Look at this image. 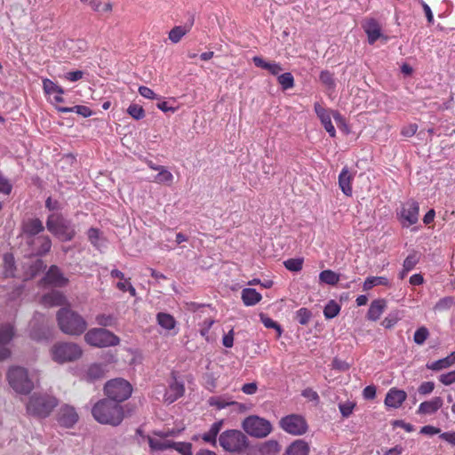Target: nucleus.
I'll use <instances>...</instances> for the list:
<instances>
[{"label":"nucleus","mask_w":455,"mask_h":455,"mask_svg":"<svg viewBox=\"0 0 455 455\" xmlns=\"http://www.w3.org/2000/svg\"><path fill=\"white\" fill-rule=\"evenodd\" d=\"M311 316V312L306 307L299 308L296 312V319L302 325L307 324L309 322Z\"/></svg>","instance_id":"obj_54"},{"label":"nucleus","mask_w":455,"mask_h":455,"mask_svg":"<svg viewBox=\"0 0 455 455\" xmlns=\"http://www.w3.org/2000/svg\"><path fill=\"white\" fill-rule=\"evenodd\" d=\"M362 27L367 35L370 44H373L379 38H384L385 40L387 39V36H383L381 27L375 19L371 18L365 20Z\"/></svg>","instance_id":"obj_17"},{"label":"nucleus","mask_w":455,"mask_h":455,"mask_svg":"<svg viewBox=\"0 0 455 455\" xmlns=\"http://www.w3.org/2000/svg\"><path fill=\"white\" fill-rule=\"evenodd\" d=\"M41 303L46 307H58L67 304V299L60 291H52L42 297Z\"/></svg>","instance_id":"obj_23"},{"label":"nucleus","mask_w":455,"mask_h":455,"mask_svg":"<svg viewBox=\"0 0 455 455\" xmlns=\"http://www.w3.org/2000/svg\"><path fill=\"white\" fill-rule=\"evenodd\" d=\"M319 79L321 83L326 87L327 90L333 91L336 87L333 74L328 70H323L320 73Z\"/></svg>","instance_id":"obj_41"},{"label":"nucleus","mask_w":455,"mask_h":455,"mask_svg":"<svg viewBox=\"0 0 455 455\" xmlns=\"http://www.w3.org/2000/svg\"><path fill=\"white\" fill-rule=\"evenodd\" d=\"M88 238L95 248L101 250L105 247V241L101 238L99 229L93 228H90L88 230Z\"/></svg>","instance_id":"obj_40"},{"label":"nucleus","mask_w":455,"mask_h":455,"mask_svg":"<svg viewBox=\"0 0 455 455\" xmlns=\"http://www.w3.org/2000/svg\"><path fill=\"white\" fill-rule=\"evenodd\" d=\"M49 354L53 362L64 364L80 359L83 355V349L75 342L58 341L51 347Z\"/></svg>","instance_id":"obj_4"},{"label":"nucleus","mask_w":455,"mask_h":455,"mask_svg":"<svg viewBox=\"0 0 455 455\" xmlns=\"http://www.w3.org/2000/svg\"><path fill=\"white\" fill-rule=\"evenodd\" d=\"M283 264L288 270L297 272L302 268L303 260L301 259H289Z\"/></svg>","instance_id":"obj_56"},{"label":"nucleus","mask_w":455,"mask_h":455,"mask_svg":"<svg viewBox=\"0 0 455 455\" xmlns=\"http://www.w3.org/2000/svg\"><path fill=\"white\" fill-rule=\"evenodd\" d=\"M87 344L96 347H107L117 346L120 339L112 331L105 328H92L84 335Z\"/></svg>","instance_id":"obj_8"},{"label":"nucleus","mask_w":455,"mask_h":455,"mask_svg":"<svg viewBox=\"0 0 455 455\" xmlns=\"http://www.w3.org/2000/svg\"><path fill=\"white\" fill-rule=\"evenodd\" d=\"M319 281L329 285H335L339 281V275L332 270H323L319 274Z\"/></svg>","instance_id":"obj_36"},{"label":"nucleus","mask_w":455,"mask_h":455,"mask_svg":"<svg viewBox=\"0 0 455 455\" xmlns=\"http://www.w3.org/2000/svg\"><path fill=\"white\" fill-rule=\"evenodd\" d=\"M279 450V443L275 440L266 442L261 448L263 453H276Z\"/></svg>","instance_id":"obj_57"},{"label":"nucleus","mask_w":455,"mask_h":455,"mask_svg":"<svg viewBox=\"0 0 455 455\" xmlns=\"http://www.w3.org/2000/svg\"><path fill=\"white\" fill-rule=\"evenodd\" d=\"M192 24L185 26H176L169 32V39L173 43H179L181 38L190 30Z\"/></svg>","instance_id":"obj_32"},{"label":"nucleus","mask_w":455,"mask_h":455,"mask_svg":"<svg viewBox=\"0 0 455 455\" xmlns=\"http://www.w3.org/2000/svg\"><path fill=\"white\" fill-rule=\"evenodd\" d=\"M7 379L12 388L18 394L27 395L34 388V381L28 370L20 367H11Z\"/></svg>","instance_id":"obj_5"},{"label":"nucleus","mask_w":455,"mask_h":455,"mask_svg":"<svg viewBox=\"0 0 455 455\" xmlns=\"http://www.w3.org/2000/svg\"><path fill=\"white\" fill-rule=\"evenodd\" d=\"M14 336L13 326L10 323L0 325V361L7 359L11 355L9 344Z\"/></svg>","instance_id":"obj_15"},{"label":"nucleus","mask_w":455,"mask_h":455,"mask_svg":"<svg viewBox=\"0 0 455 455\" xmlns=\"http://www.w3.org/2000/svg\"><path fill=\"white\" fill-rule=\"evenodd\" d=\"M56 319L59 328L67 335H81L87 328L84 318L68 307L60 308L57 312Z\"/></svg>","instance_id":"obj_3"},{"label":"nucleus","mask_w":455,"mask_h":455,"mask_svg":"<svg viewBox=\"0 0 455 455\" xmlns=\"http://www.w3.org/2000/svg\"><path fill=\"white\" fill-rule=\"evenodd\" d=\"M105 369L100 363H94L88 369L87 375L90 379H98L103 376Z\"/></svg>","instance_id":"obj_52"},{"label":"nucleus","mask_w":455,"mask_h":455,"mask_svg":"<svg viewBox=\"0 0 455 455\" xmlns=\"http://www.w3.org/2000/svg\"><path fill=\"white\" fill-rule=\"evenodd\" d=\"M439 380L445 386L453 384L455 382V370L440 375Z\"/></svg>","instance_id":"obj_60"},{"label":"nucleus","mask_w":455,"mask_h":455,"mask_svg":"<svg viewBox=\"0 0 455 455\" xmlns=\"http://www.w3.org/2000/svg\"><path fill=\"white\" fill-rule=\"evenodd\" d=\"M389 281L387 277L384 276H370L367 277L363 283V288L364 291L371 290L373 286L377 285H384L388 286Z\"/></svg>","instance_id":"obj_34"},{"label":"nucleus","mask_w":455,"mask_h":455,"mask_svg":"<svg viewBox=\"0 0 455 455\" xmlns=\"http://www.w3.org/2000/svg\"><path fill=\"white\" fill-rule=\"evenodd\" d=\"M57 421L61 427L70 428L78 421V414L74 407L65 404L58 411Z\"/></svg>","instance_id":"obj_16"},{"label":"nucleus","mask_w":455,"mask_h":455,"mask_svg":"<svg viewBox=\"0 0 455 455\" xmlns=\"http://www.w3.org/2000/svg\"><path fill=\"white\" fill-rule=\"evenodd\" d=\"M44 283L56 287H63L68 283V279L61 274L56 266H52L45 275Z\"/></svg>","instance_id":"obj_20"},{"label":"nucleus","mask_w":455,"mask_h":455,"mask_svg":"<svg viewBox=\"0 0 455 455\" xmlns=\"http://www.w3.org/2000/svg\"><path fill=\"white\" fill-rule=\"evenodd\" d=\"M43 89L44 93L49 96L53 94H64L63 88L48 78L43 80Z\"/></svg>","instance_id":"obj_38"},{"label":"nucleus","mask_w":455,"mask_h":455,"mask_svg":"<svg viewBox=\"0 0 455 455\" xmlns=\"http://www.w3.org/2000/svg\"><path fill=\"white\" fill-rule=\"evenodd\" d=\"M90 6L97 12H111L113 10V5L110 2L102 4L100 0H91Z\"/></svg>","instance_id":"obj_43"},{"label":"nucleus","mask_w":455,"mask_h":455,"mask_svg":"<svg viewBox=\"0 0 455 455\" xmlns=\"http://www.w3.org/2000/svg\"><path fill=\"white\" fill-rule=\"evenodd\" d=\"M185 392L184 384L179 381L174 373L172 374V379L169 383L168 389L164 394V400L172 403L183 395Z\"/></svg>","instance_id":"obj_18"},{"label":"nucleus","mask_w":455,"mask_h":455,"mask_svg":"<svg viewBox=\"0 0 455 455\" xmlns=\"http://www.w3.org/2000/svg\"><path fill=\"white\" fill-rule=\"evenodd\" d=\"M353 174L349 172L347 167H344L339 175V186L344 195L347 196H352V180Z\"/></svg>","instance_id":"obj_25"},{"label":"nucleus","mask_w":455,"mask_h":455,"mask_svg":"<svg viewBox=\"0 0 455 455\" xmlns=\"http://www.w3.org/2000/svg\"><path fill=\"white\" fill-rule=\"evenodd\" d=\"M435 384L432 381H426L420 384L418 391L420 395H428L433 392Z\"/></svg>","instance_id":"obj_61"},{"label":"nucleus","mask_w":455,"mask_h":455,"mask_svg":"<svg viewBox=\"0 0 455 455\" xmlns=\"http://www.w3.org/2000/svg\"><path fill=\"white\" fill-rule=\"evenodd\" d=\"M127 113L135 120H140L145 116L143 108L138 104H131L127 108Z\"/></svg>","instance_id":"obj_47"},{"label":"nucleus","mask_w":455,"mask_h":455,"mask_svg":"<svg viewBox=\"0 0 455 455\" xmlns=\"http://www.w3.org/2000/svg\"><path fill=\"white\" fill-rule=\"evenodd\" d=\"M387 308V301L383 299H377L371 301L367 312V319L370 321H377Z\"/></svg>","instance_id":"obj_24"},{"label":"nucleus","mask_w":455,"mask_h":455,"mask_svg":"<svg viewBox=\"0 0 455 455\" xmlns=\"http://www.w3.org/2000/svg\"><path fill=\"white\" fill-rule=\"evenodd\" d=\"M418 255L416 253L410 254L403 261V268L405 271H411L418 262Z\"/></svg>","instance_id":"obj_59"},{"label":"nucleus","mask_w":455,"mask_h":455,"mask_svg":"<svg viewBox=\"0 0 455 455\" xmlns=\"http://www.w3.org/2000/svg\"><path fill=\"white\" fill-rule=\"evenodd\" d=\"M419 205L414 200L404 203L401 211L397 213L403 227H410L416 224L419 220Z\"/></svg>","instance_id":"obj_13"},{"label":"nucleus","mask_w":455,"mask_h":455,"mask_svg":"<svg viewBox=\"0 0 455 455\" xmlns=\"http://www.w3.org/2000/svg\"><path fill=\"white\" fill-rule=\"evenodd\" d=\"M241 298L245 306L251 307L259 303L261 300L262 296L255 289L244 288L241 292Z\"/></svg>","instance_id":"obj_29"},{"label":"nucleus","mask_w":455,"mask_h":455,"mask_svg":"<svg viewBox=\"0 0 455 455\" xmlns=\"http://www.w3.org/2000/svg\"><path fill=\"white\" fill-rule=\"evenodd\" d=\"M340 307L334 300H330L323 309V315L326 319H332L339 315Z\"/></svg>","instance_id":"obj_42"},{"label":"nucleus","mask_w":455,"mask_h":455,"mask_svg":"<svg viewBox=\"0 0 455 455\" xmlns=\"http://www.w3.org/2000/svg\"><path fill=\"white\" fill-rule=\"evenodd\" d=\"M314 108L316 116L320 119L326 132L329 133L331 137H335L336 131L331 123V110L326 109L318 102L315 103Z\"/></svg>","instance_id":"obj_19"},{"label":"nucleus","mask_w":455,"mask_h":455,"mask_svg":"<svg viewBox=\"0 0 455 455\" xmlns=\"http://www.w3.org/2000/svg\"><path fill=\"white\" fill-rule=\"evenodd\" d=\"M29 336L32 339L36 341L46 340L51 337V331L48 326L44 324V316L41 314L34 315L30 323Z\"/></svg>","instance_id":"obj_14"},{"label":"nucleus","mask_w":455,"mask_h":455,"mask_svg":"<svg viewBox=\"0 0 455 455\" xmlns=\"http://www.w3.org/2000/svg\"><path fill=\"white\" fill-rule=\"evenodd\" d=\"M173 175L164 166L158 170L157 175L155 177L154 181L158 184L172 185L173 182Z\"/></svg>","instance_id":"obj_35"},{"label":"nucleus","mask_w":455,"mask_h":455,"mask_svg":"<svg viewBox=\"0 0 455 455\" xmlns=\"http://www.w3.org/2000/svg\"><path fill=\"white\" fill-rule=\"evenodd\" d=\"M440 438L451 445L455 446V432H444L440 435Z\"/></svg>","instance_id":"obj_64"},{"label":"nucleus","mask_w":455,"mask_h":455,"mask_svg":"<svg viewBox=\"0 0 455 455\" xmlns=\"http://www.w3.org/2000/svg\"><path fill=\"white\" fill-rule=\"evenodd\" d=\"M252 61L256 67L267 70L273 76H277L283 71V68L279 63L266 61L259 56H254Z\"/></svg>","instance_id":"obj_27"},{"label":"nucleus","mask_w":455,"mask_h":455,"mask_svg":"<svg viewBox=\"0 0 455 455\" xmlns=\"http://www.w3.org/2000/svg\"><path fill=\"white\" fill-rule=\"evenodd\" d=\"M23 229L26 234L36 235L44 230V226L40 220L33 219L25 223Z\"/></svg>","instance_id":"obj_33"},{"label":"nucleus","mask_w":455,"mask_h":455,"mask_svg":"<svg viewBox=\"0 0 455 455\" xmlns=\"http://www.w3.org/2000/svg\"><path fill=\"white\" fill-rule=\"evenodd\" d=\"M277 81L282 86L283 90H288L294 86V78L289 72L279 75Z\"/></svg>","instance_id":"obj_44"},{"label":"nucleus","mask_w":455,"mask_h":455,"mask_svg":"<svg viewBox=\"0 0 455 455\" xmlns=\"http://www.w3.org/2000/svg\"><path fill=\"white\" fill-rule=\"evenodd\" d=\"M58 405V400L47 392H35L26 403L27 413L30 416L45 419Z\"/></svg>","instance_id":"obj_1"},{"label":"nucleus","mask_w":455,"mask_h":455,"mask_svg":"<svg viewBox=\"0 0 455 455\" xmlns=\"http://www.w3.org/2000/svg\"><path fill=\"white\" fill-rule=\"evenodd\" d=\"M400 317L398 312L390 313L388 314L387 316L384 318V320L381 323V325L386 329H390L397 323Z\"/></svg>","instance_id":"obj_53"},{"label":"nucleus","mask_w":455,"mask_h":455,"mask_svg":"<svg viewBox=\"0 0 455 455\" xmlns=\"http://www.w3.org/2000/svg\"><path fill=\"white\" fill-rule=\"evenodd\" d=\"M455 304L453 297H445L441 299L435 306V311H443L449 309L452 305Z\"/></svg>","instance_id":"obj_50"},{"label":"nucleus","mask_w":455,"mask_h":455,"mask_svg":"<svg viewBox=\"0 0 455 455\" xmlns=\"http://www.w3.org/2000/svg\"><path fill=\"white\" fill-rule=\"evenodd\" d=\"M222 425V420L214 422L209 430L202 435L203 441L215 447L217 445V436L221 430Z\"/></svg>","instance_id":"obj_28"},{"label":"nucleus","mask_w":455,"mask_h":455,"mask_svg":"<svg viewBox=\"0 0 455 455\" xmlns=\"http://www.w3.org/2000/svg\"><path fill=\"white\" fill-rule=\"evenodd\" d=\"M429 337V331L425 326H421L416 330L413 340L418 345H423Z\"/></svg>","instance_id":"obj_46"},{"label":"nucleus","mask_w":455,"mask_h":455,"mask_svg":"<svg viewBox=\"0 0 455 455\" xmlns=\"http://www.w3.org/2000/svg\"><path fill=\"white\" fill-rule=\"evenodd\" d=\"M96 323L100 326H112L116 323V318L113 315L101 314L96 316Z\"/></svg>","instance_id":"obj_55"},{"label":"nucleus","mask_w":455,"mask_h":455,"mask_svg":"<svg viewBox=\"0 0 455 455\" xmlns=\"http://www.w3.org/2000/svg\"><path fill=\"white\" fill-rule=\"evenodd\" d=\"M94 419L101 424L118 426L124 419L123 407L110 398L98 402L92 408Z\"/></svg>","instance_id":"obj_2"},{"label":"nucleus","mask_w":455,"mask_h":455,"mask_svg":"<svg viewBox=\"0 0 455 455\" xmlns=\"http://www.w3.org/2000/svg\"><path fill=\"white\" fill-rule=\"evenodd\" d=\"M139 92L142 97L146 99L153 100L157 98L156 94L153 92V90L147 86H140Z\"/></svg>","instance_id":"obj_62"},{"label":"nucleus","mask_w":455,"mask_h":455,"mask_svg":"<svg viewBox=\"0 0 455 455\" xmlns=\"http://www.w3.org/2000/svg\"><path fill=\"white\" fill-rule=\"evenodd\" d=\"M309 446L303 440L294 441L286 450L284 455H308Z\"/></svg>","instance_id":"obj_30"},{"label":"nucleus","mask_w":455,"mask_h":455,"mask_svg":"<svg viewBox=\"0 0 455 455\" xmlns=\"http://www.w3.org/2000/svg\"><path fill=\"white\" fill-rule=\"evenodd\" d=\"M132 392L131 384L124 379L109 380L105 385V393L108 398L116 402L128 399Z\"/></svg>","instance_id":"obj_10"},{"label":"nucleus","mask_w":455,"mask_h":455,"mask_svg":"<svg viewBox=\"0 0 455 455\" xmlns=\"http://www.w3.org/2000/svg\"><path fill=\"white\" fill-rule=\"evenodd\" d=\"M172 449H174L181 455H193L192 453V444L190 443L185 442H173Z\"/></svg>","instance_id":"obj_45"},{"label":"nucleus","mask_w":455,"mask_h":455,"mask_svg":"<svg viewBox=\"0 0 455 455\" xmlns=\"http://www.w3.org/2000/svg\"><path fill=\"white\" fill-rule=\"evenodd\" d=\"M280 427L283 431L293 435H304L308 427L306 419L298 414H290L282 418Z\"/></svg>","instance_id":"obj_11"},{"label":"nucleus","mask_w":455,"mask_h":455,"mask_svg":"<svg viewBox=\"0 0 455 455\" xmlns=\"http://www.w3.org/2000/svg\"><path fill=\"white\" fill-rule=\"evenodd\" d=\"M180 432L181 429L172 428L171 430L155 433L153 436L148 438L150 449L157 451L172 449V441L168 438L178 436Z\"/></svg>","instance_id":"obj_12"},{"label":"nucleus","mask_w":455,"mask_h":455,"mask_svg":"<svg viewBox=\"0 0 455 455\" xmlns=\"http://www.w3.org/2000/svg\"><path fill=\"white\" fill-rule=\"evenodd\" d=\"M455 363V352L451 353L445 358L427 363V368L433 371H441Z\"/></svg>","instance_id":"obj_31"},{"label":"nucleus","mask_w":455,"mask_h":455,"mask_svg":"<svg viewBox=\"0 0 455 455\" xmlns=\"http://www.w3.org/2000/svg\"><path fill=\"white\" fill-rule=\"evenodd\" d=\"M220 445L222 449L231 453H241L248 447L246 435L239 430H227L219 437Z\"/></svg>","instance_id":"obj_7"},{"label":"nucleus","mask_w":455,"mask_h":455,"mask_svg":"<svg viewBox=\"0 0 455 455\" xmlns=\"http://www.w3.org/2000/svg\"><path fill=\"white\" fill-rule=\"evenodd\" d=\"M47 229L61 241H70L76 235L72 222L60 214H51L46 221Z\"/></svg>","instance_id":"obj_6"},{"label":"nucleus","mask_w":455,"mask_h":455,"mask_svg":"<svg viewBox=\"0 0 455 455\" xmlns=\"http://www.w3.org/2000/svg\"><path fill=\"white\" fill-rule=\"evenodd\" d=\"M36 243L40 244V248L36 251L38 254L47 253L51 250L52 242L48 236L37 237Z\"/></svg>","instance_id":"obj_51"},{"label":"nucleus","mask_w":455,"mask_h":455,"mask_svg":"<svg viewBox=\"0 0 455 455\" xmlns=\"http://www.w3.org/2000/svg\"><path fill=\"white\" fill-rule=\"evenodd\" d=\"M156 321L157 323L171 335H176L178 333L176 327L177 322L172 315L160 312L156 315Z\"/></svg>","instance_id":"obj_22"},{"label":"nucleus","mask_w":455,"mask_h":455,"mask_svg":"<svg viewBox=\"0 0 455 455\" xmlns=\"http://www.w3.org/2000/svg\"><path fill=\"white\" fill-rule=\"evenodd\" d=\"M354 408L355 403L352 402H346L339 404V411L344 418L349 417L352 414Z\"/></svg>","instance_id":"obj_58"},{"label":"nucleus","mask_w":455,"mask_h":455,"mask_svg":"<svg viewBox=\"0 0 455 455\" xmlns=\"http://www.w3.org/2000/svg\"><path fill=\"white\" fill-rule=\"evenodd\" d=\"M407 394L403 390L391 388L385 398V404L387 407L398 408L406 400Z\"/></svg>","instance_id":"obj_21"},{"label":"nucleus","mask_w":455,"mask_h":455,"mask_svg":"<svg viewBox=\"0 0 455 455\" xmlns=\"http://www.w3.org/2000/svg\"><path fill=\"white\" fill-rule=\"evenodd\" d=\"M208 403L209 405L215 407L218 410H221L228 406H230L231 403H233V401L226 395H220L210 397L208 400Z\"/></svg>","instance_id":"obj_37"},{"label":"nucleus","mask_w":455,"mask_h":455,"mask_svg":"<svg viewBox=\"0 0 455 455\" xmlns=\"http://www.w3.org/2000/svg\"><path fill=\"white\" fill-rule=\"evenodd\" d=\"M260 320L266 328L275 329L277 332V337L281 336L282 328L275 321H274L273 319H271L270 317L267 316L264 314L260 315Z\"/></svg>","instance_id":"obj_48"},{"label":"nucleus","mask_w":455,"mask_h":455,"mask_svg":"<svg viewBox=\"0 0 455 455\" xmlns=\"http://www.w3.org/2000/svg\"><path fill=\"white\" fill-rule=\"evenodd\" d=\"M58 110L61 113L75 112L84 117H88L92 115V111L89 108H87L85 106H80V105H77V106H75L72 108L60 107V108H58Z\"/></svg>","instance_id":"obj_39"},{"label":"nucleus","mask_w":455,"mask_h":455,"mask_svg":"<svg viewBox=\"0 0 455 455\" xmlns=\"http://www.w3.org/2000/svg\"><path fill=\"white\" fill-rule=\"evenodd\" d=\"M4 275L5 276H12L14 273V258L12 254L4 256Z\"/></svg>","instance_id":"obj_49"},{"label":"nucleus","mask_w":455,"mask_h":455,"mask_svg":"<svg viewBox=\"0 0 455 455\" xmlns=\"http://www.w3.org/2000/svg\"><path fill=\"white\" fill-rule=\"evenodd\" d=\"M442 406L443 399L436 396L429 401L421 403L418 408V413L431 415L436 412Z\"/></svg>","instance_id":"obj_26"},{"label":"nucleus","mask_w":455,"mask_h":455,"mask_svg":"<svg viewBox=\"0 0 455 455\" xmlns=\"http://www.w3.org/2000/svg\"><path fill=\"white\" fill-rule=\"evenodd\" d=\"M214 323V320L208 318L205 319L201 326L200 333L203 337H205L207 339V334L209 332V330L212 328V324Z\"/></svg>","instance_id":"obj_63"},{"label":"nucleus","mask_w":455,"mask_h":455,"mask_svg":"<svg viewBox=\"0 0 455 455\" xmlns=\"http://www.w3.org/2000/svg\"><path fill=\"white\" fill-rule=\"evenodd\" d=\"M243 429L251 436L264 438L272 432L271 423L259 416L251 415L244 419Z\"/></svg>","instance_id":"obj_9"}]
</instances>
